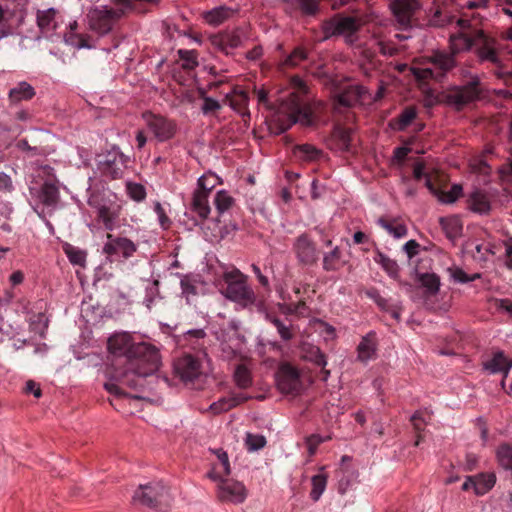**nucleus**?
<instances>
[{
  "mask_svg": "<svg viewBox=\"0 0 512 512\" xmlns=\"http://www.w3.org/2000/svg\"><path fill=\"white\" fill-rule=\"evenodd\" d=\"M112 355L109 374L114 382L105 383V389L117 397L126 396L120 385L138 390L144 387L145 378L160 367L158 349L146 342L134 343L128 333L115 334L108 340Z\"/></svg>",
  "mask_w": 512,
  "mask_h": 512,
  "instance_id": "1",
  "label": "nucleus"
},
{
  "mask_svg": "<svg viewBox=\"0 0 512 512\" xmlns=\"http://www.w3.org/2000/svg\"><path fill=\"white\" fill-rule=\"evenodd\" d=\"M293 81L296 91L290 93L289 97L282 101L270 125V129L276 134L285 132L295 123L309 126L314 122L312 108L306 98L305 83L299 78H295Z\"/></svg>",
  "mask_w": 512,
  "mask_h": 512,
  "instance_id": "2",
  "label": "nucleus"
},
{
  "mask_svg": "<svg viewBox=\"0 0 512 512\" xmlns=\"http://www.w3.org/2000/svg\"><path fill=\"white\" fill-rule=\"evenodd\" d=\"M472 43V52L480 64L491 66L495 76L509 84L512 81V72L507 70L503 63L499 42L496 38L476 27L474 29V39Z\"/></svg>",
  "mask_w": 512,
  "mask_h": 512,
  "instance_id": "3",
  "label": "nucleus"
},
{
  "mask_svg": "<svg viewBox=\"0 0 512 512\" xmlns=\"http://www.w3.org/2000/svg\"><path fill=\"white\" fill-rule=\"evenodd\" d=\"M462 7L467 9V11L463 12L462 17L458 20V25L463 29V31L451 34L449 38L450 52L454 56L465 51H472L474 29H476L480 22L478 20L480 15L475 13L474 10L481 7L485 8L486 1L468 0L462 5Z\"/></svg>",
  "mask_w": 512,
  "mask_h": 512,
  "instance_id": "4",
  "label": "nucleus"
},
{
  "mask_svg": "<svg viewBox=\"0 0 512 512\" xmlns=\"http://www.w3.org/2000/svg\"><path fill=\"white\" fill-rule=\"evenodd\" d=\"M247 279L248 277L236 268L223 274L226 286L221 290L222 294L242 308L251 307L256 302L255 292L248 285Z\"/></svg>",
  "mask_w": 512,
  "mask_h": 512,
  "instance_id": "5",
  "label": "nucleus"
},
{
  "mask_svg": "<svg viewBox=\"0 0 512 512\" xmlns=\"http://www.w3.org/2000/svg\"><path fill=\"white\" fill-rule=\"evenodd\" d=\"M132 499L134 503L161 512L166 511L172 503L170 489L162 481L139 485Z\"/></svg>",
  "mask_w": 512,
  "mask_h": 512,
  "instance_id": "6",
  "label": "nucleus"
},
{
  "mask_svg": "<svg viewBox=\"0 0 512 512\" xmlns=\"http://www.w3.org/2000/svg\"><path fill=\"white\" fill-rule=\"evenodd\" d=\"M456 56L445 50H438L429 57V63L432 67L413 68L412 72L415 79L424 83L427 80L435 79L440 81L450 71L457 66Z\"/></svg>",
  "mask_w": 512,
  "mask_h": 512,
  "instance_id": "7",
  "label": "nucleus"
},
{
  "mask_svg": "<svg viewBox=\"0 0 512 512\" xmlns=\"http://www.w3.org/2000/svg\"><path fill=\"white\" fill-rule=\"evenodd\" d=\"M123 17V9L108 7L94 8L87 14L90 30L104 36L113 30L114 25Z\"/></svg>",
  "mask_w": 512,
  "mask_h": 512,
  "instance_id": "8",
  "label": "nucleus"
},
{
  "mask_svg": "<svg viewBox=\"0 0 512 512\" xmlns=\"http://www.w3.org/2000/svg\"><path fill=\"white\" fill-rule=\"evenodd\" d=\"M96 162L102 175L111 179H118L122 177L127 167L128 157L118 147H112L110 150L98 154Z\"/></svg>",
  "mask_w": 512,
  "mask_h": 512,
  "instance_id": "9",
  "label": "nucleus"
},
{
  "mask_svg": "<svg viewBox=\"0 0 512 512\" xmlns=\"http://www.w3.org/2000/svg\"><path fill=\"white\" fill-rule=\"evenodd\" d=\"M480 96L479 81L473 80L464 86H455L444 94V101L461 110Z\"/></svg>",
  "mask_w": 512,
  "mask_h": 512,
  "instance_id": "10",
  "label": "nucleus"
},
{
  "mask_svg": "<svg viewBox=\"0 0 512 512\" xmlns=\"http://www.w3.org/2000/svg\"><path fill=\"white\" fill-rule=\"evenodd\" d=\"M142 117L148 130L159 142H165L174 137L177 130L174 120L152 112H145Z\"/></svg>",
  "mask_w": 512,
  "mask_h": 512,
  "instance_id": "11",
  "label": "nucleus"
},
{
  "mask_svg": "<svg viewBox=\"0 0 512 512\" xmlns=\"http://www.w3.org/2000/svg\"><path fill=\"white\" fill-rule=\"evenodd\" d=\"M292 250L300 265L313 266L319 259L317 244L306 233L295 238Z\"/></svg>",
  "mask_w": 512,
  "mask_h": 512,
  "instance_id": "12",
  "label": "nucleus"
},
{
  "mask_svg": "<svg viewBox=\"0 0 512 512\" xmlns=\"http://www.w3.org/2000/svg\"><path fill=\"white\" fill-rule=\"evenodd\" d=\"M217 483V498L221 502H228L239 504L245 501L247 497V490L243 483L220 477L216 480Z\"/></svg>",
  "mask_w": 512,
  "mask_h": 512,
  "instance_id": "13",
  "label": "nucleus"
},
{
  "mask_svg": "<svg viewBox=\"0 0 512 512\" xmlns=\"http://www.w3.org/2000/svg\"><path fill=\"white\" fill-rule=\"evenodd\" d=\"M174 368L176 374L186 384H194L195 381L200 380L203 376L200 359L191 354H186L177 359Z\"/></svg>",
  "mask_w": 512,
  "mask_h": 512,
  "instance_id": "14",
  "label": "nucleus"
},
{
  "mask_svg": "<svg viewBox=\"0 0 512 512\" xmlns=\"http://www.w3.org/2000/svg\"><path fill=\"white\" fill-rule=\"evenodd\" d=\"M278 389L285 394H297L301 389L300 373L289 363L282 364L276 374Z\"/></svg>",
  "mask_w": 512,
  "mask_h": 512,
  "instance_id": "15",
  "label": "nucleus"
},
{
  "mask_svg": "<svg viewBox=\"0 0 512 512\" xmlns=\"http://www.w3.org/2000/svg\"><path fill=\"white\" fill-rule=\"evenodd\" d=\"M359 29V23L354 17H339L324 21L322 24L323 39L336 35H352Z\"/></svg>",
  "mask_w": 512,
  "mask_h": 512,
  "instance_id": "16",
  "label": "nucleus"
},
{
  "mask_svg": "<svg viewBox=\"0 0 512 512\" xmlns=\"http://www.w3.org/2000/svg\"><path fill=\"white\" fill-rule=\"evenodd\" d=\"M390 8L400 27L407 29L412 25L419 3L417 0H391Z\"/></svg>",
  "mask_w": 512,
  "mask_h": 512,
  "instance_id": "17",
  "label": "nucleus"
},
{
  "mask_svg": "<svg viewBox=\"0 0 512 512\" xmlns=\"http://www.w3.org/2000/svg\"><path fill=\"white\" fill-rule=\"evenodd\" d=\"M137 251L136 244L126 237L107 234V242L103 247V252L107 256H122L128 259Z\"/></svg>",
  "mask_w": 512,
  "mask_h": 512,
  "instance_id": "18",
  "label": "nucleus"
},
{
  "mask_svg": "<svg viewBox=\"0 0 512 512\" xmlns=\"http://www.w3.org/2000/svg\"><path fill=\"white\" fill-rule=\"evenodd\" d=\"M467 207L474 213L488 215L492 209L490 195L485 190L475 188L467 197Z\"/></svg>",
  "mask_w": 512,
  "mask_h": 512,
  "instance_id": "19",
  "label": "nucleus"
},
{
  "mask_svg": "<svg viewBox=\"0 0 512 512\" xmlns=\"http://www.w3.org/2000/svg\"><path fill=\"white\" fill-rule=\"evenodd\" d=\"M378 340L376 332L370 331L362 337L357 346V359L362 363H367L377 356Z\"/></svg>",
  "mask_w": 512,
  "mask_h": 512,
  "instance_id": "20",
  "label": "nucleus"
},
{
  "mask_svg": "<svg viewBox=\"0 0 512 512\" xmlns=\"http://www.w3.org/2000/svg\"><path fill=\"white\" fill-rule=\"evenodd\" d=\"M352 129L336 125L331 133L328 146L331 150L349 152L351 149Z\"/></svg>",
  "mask_w": 512,
  "mask_h": 512,
  "instance_id": "21",
  "label": "nucleus"
},
{
  "mask_svg": "<svg viewBox=\"0 0 512 512\" xmlns=\"http://www.w3.org/2000/svg\"><path fill=\"white\" fill-rule=\"evenodd\" d=\"M367 90L364 86L351 84L345 87L336 98V103L343 107H352L360 102L366 95Z\"/></svg>",
  "mask_w": 512,
  "mask_h": 512,
  "instance_id": "22",
  "label": "nucleus"
},
{
  "mask_svg": "<svg viewBox=\"0 0 512 512\" xmlns=\"http://www.w3.org/2000/svg\"><path fill=\"white\" fill-rule=\"evenodd\" d=\"M244 31L241 28H235L232 31H223L214 36L213 43L222 51L228 48L235 49L241 46Z\"/></svg>",
  "mask_w": 512,
  "mask_h": 512,
  "instance_id": "23",
  "label": "nucleus"
},
{
  "mask_svg": "<svg viewBox=\"0 0 512 512\" xmlns=\"http://www.w3.org/2000/svg\"><path fill=\"white\" fill-rule=\"evenodd\" d=\"M284 10L293 14L300 12L305 16H315L319 11V3L317 0H283Z\"/></svg>",
  "mask_w": 512,
  "mask_h": 512,
  "instance_id": "24",
  "label": "nucleus"
},
{
  "mask_svg": "<svg viewBox=\"0 0 512 512\" xmlns=\"http://www.w3.org/2000/svg\"><path fill=\"white\" fill-rule=\"evenodd\" d=\"M293 156L304 163H314L320 161L324 157V152L312 144L295 145L292 149Z\"/></svg>",
  "mask_w": 512,
  "mask_h": 512,
  "instance_id": "25",
  "label": "nucleus"
},
{
  "mask_svg": "<svg viewBox=\"0 0 512 512\" xmlns=\"http://www.w3.org/2000/svg\"><path fill=\"white\" fill-rule=\"evenodd\" d=\"M59 11L55 8L37 10V26L42 33H47L57 29V15Z\"/></svg>",
  "mask_w": 512,
  "mask_h": 512,
  "instance_id": "26",
  "label": "nucleus"
},
{
  "mask_svg": "<svg viewBox=\"0 0 512 512\" xmlns=\"http://www.w3.org/2000/svg\"><path fill=\"white\" fill-rule=\"evenodd\" d=\"M35 94V89L29 83L22 81L10 89L8 99L11 104H18L21 101L31 100Z\"/></svg>",
  "mask_w": 512,
  "mask_h": 512,
  "instance_id": "27",
  "label": "nucleus"
},
{
  "mask_svg": "<svg viewBox=\"0 0 512 512\" xmlns=\"http://www.w3.org/2000/svg\"><path fill=\"white\" fill-rule=\"evenodd\" d=\"M511 367L512 360L507 359L501 351L494 353L493 357L484 363V368L491 373L503 372L507 375Z\"/></svg>",
  "mask_w": 512,
  "mask_h": 512,
  "instance_id": "28",
  "label": "nucleus"
},
{
  "mask_svg": "<svg viewBox=\"0 0 512 512\" xmlns=\"http://www.w3.org/2000/svg\"><path fill=\"white\" fill-rule=\"evenodd\" d=\"M232 9L227 6H220L211 9L203 14L205 21L213 26H218L227 20L231 14Z\"/></svg>",
  "mask_w": 512,
  "mask_h": 512,
  "instance_id": "29",
  "label": "nucleus"
},
{
  "mask_svg": "<svg viewBox=\"0 0 512 512\" xmlns=\"http://www.w3.org/2000/svg\"><path fill=\"white\" fill-rule=\"evenodd\" d=\"M208 196L205 192L196 190L193 194L192 208L201 219H206L210 214V206L208 203Z\"/></svg>",
  "mask_w": 512,
  "mask_h": 512,
  "instance_id": "30",
  "label": "nucleus"
},
{
  "mask_svg": "<svg viewBox=\"0 0 512 512\" xmlns=\"http://www.w3.org/2000/svg\"><path fill=\"white\" fill-rule=\"evenodd\" d=\"M417 116V110L414 106H407L392 120V127L398 131L405 130Z\"/></svg>",
  "mask_w": 512,
  "mask_h": 512,
  "instance_id": "31",
  "label": "nucleus"
},
{
  "mask_svg": "<svg viewBox=\"0 0 512 512\" xmlns=\"http://www.w3.org/2000/svg\"><path fill=\"white\" fill-rule=\"evenodd\" d=\"M378 224L395 238H402L407 234L406 226L397 219L380 218Z\"/></svg>",
  "mask_w": 512,
  "mask_h": 512,
  "instance_id": "32",
  "label": "nucleus"
},
{
  "mask_svg": "<svg viewBox=\"0 0 512 512\" xmlns=\"http://www.w3.org/2000/svg\"><path fill=\"white\" fill-rule=\"evenodd\" d=\"M77 28V21H73L69 24V32L65 36L66 41L77 48H91L89 37L84 34L76 33Z\"/></svg>",
  "mask_w": 512,
  "mask_h": 512,
  "instance_id": "33",
  "label": "nucleus"
},
{
  "mask_svg": "<svg viewBox=\"0 0 512 512\" xmlns=\"http://www.w3.org/2000/svg\"><path fill=\"white\" fill-rule=\"evenodd\" d=\"M342 251L338 246H335L330 252L323 255L322 266L327 272L338 270L342 263Z\"/></svg>",
  "mask_w": 512,
  "mask_h": 512,
  "instance_id": "34",
  "label": "nucleus"
},
{
  "mask_svg": "<svg viewBox=\"0 0 512 512\" xmlns=\"http://www.w3.org/2000/svg\"><path fill=\"white\" fill-rule=\"evenodd\" d=\"M419 281L425 288L426 296H435L440 289V278L435 273H423L419 275Z\"/></svg>",
  "mask_w": 512,
  "mask_h": 512,
  "instance_id": "35",
  "label": "nucleus"
},
{
  "mask_svg": "<svg viewBox=\"0 0 512 512\" xmlns=\"http://www.w3.org/2000/svg\"><path fill=\"white\" fill-rule=\"evenodd\" d=\"M475 494L484 495L495 485L496 477L493 473H481L474 476Z\"/></svg>",
  "mask_w": 512,
  "mask_h": 512,
  "instance_id": "36",
  "label": "nucleus"
},
{
  "mask_svg": "<svg viewBox=\"0 0 512 512\" xmlns=\"http://www.w3.org/2000/svg\"><path fill=\"white\" fill-rule=\"evenodd\" d=\"M303 357L306 360H309L316 364L319 367L325 368L327 361L326 356L322 351L316 347V346H309L304 349V355ZM323 373H325V376H328L330 374L329 370L323 369Z\"/></svg>",
  "mask_w": 512,
  "mask_h": 512,
  "instance_id": "37",
  "label": "nucleus"
},
{
  "mask_svg": "<svg viewBox=\"0 0 512 512\" xmlns=\"http://www.w3.org/2000/svg\"><path fill=\"white\" fill-rule=\"evenodd\" d=\"M63 250L73 265L85 267L87 253L84 250L69 243L63 245Z\"/></svg>",
  "mask_w": 512,
  "mask_h": 512,
  "instance_id": "38",
  "label": "nucleus"
},
{
  "mask_svg": "<svg viewBox=\"0 0 512 512\" xmlns=\"http://www.w3.org/2000/svg\"><path fill=\"white\" fill-rule=\"evenodd\" d=\"M374 261L381 265V267L387 272V274L392 278H397L399 274V266L397 262L393 259H390L388 256L383 254L380 251H377L374 256Z\"/></svg>",
  "mask_w": 512,
  "mask_h": 512,
  "instance_id": "39",
  "label": "nucleus"
},
{
  "mask_svg": "<svg viewBox=\"0 0 512 512\" xmlns=\"http://www.w3.org/2000/svg\"><path fill=\"white\" fill-rule=\"evenodd\" d=\"M217 456L219 463L214 467V470L209 473V477L212 480H218V478L230 474V464L227 453L221 451L217 454Z\"/></svg>",
  "mask_w": 512,
  "mask_h": 512,
  "instance_id": "40",
  "label": "nucleus"
},
{
  "mask_svg": "<svg viewBox=\"0 0 512 512\" xmlns=\"http://www.w3.org/2000/svg\"><path fill=\"white\" fill-rule=\"evenodd\" d=\"M234 382L241 389H246L252 385V376L249 369L244 364H238L234 370Z\"/></svg>",
  "mask_w": 512,
  "mask_h": 512,
  "instance_id": "41",
  "label": "nucleus"
},
{
  "mask_svg": "<svg viewBox=\"0 0 512 512\" xmlns=\"http://www.w3.org/2000/svg\"><path fill=\"white\" fill-rule=\"evenodd\" d=\"M413 176L416 180L425 178V186L431 191L435 192L436 189L432 182V174L427 169L426 164L423 161H417L413 167Z\"/></svg>",
  "mask_w": 512,
  "mask_h": 512,
  "instance_id": "42",
  "label": "nucleus"
},
{
  "mask_svg": "<svg viewBox=\"0 0 512 512\" xmlns=\"http://www.w3.org/2000/svg\"><path fill=\"white\" fill-rule=\"evenodd\" d=\"M40 199L46 206H53L58 202L59 191L53 183H44L41 188Z\"/></svg>",
  "mask_w": 512,
  "mask_h": 512,
  "instance_id": "43",
  "label": "nucleus"
},
{
  "mask_svg": "<svg viewBox=\"0 0 512 512\" xmlns=\"http://www.w3.org/2000/svg\"><path fill=\"white\" fill-rule=\"evenodd\" d=\"M308 57L307 51L303 47H296L294 50L283 60L281 63V67L285 68H294L298 66L301 62L306 60Z\"/></svg>",
  "mask_w": 512,
  "mask_h": 512,
  "instance_id": "44",
  "label": "nucleus"
},
{
  "mask_svg": "<svg viewBox=\"0 0 512 512\" xmlns=\"http://www.w3.org/2000/svg\"><path fill=\"white\" fill-rule=\"evenodd\" d=\"M327 478V475L324 473L316 474L311 478L312 489L310 497L313 501H318L324 493L327 486Z\"/></svg>",
  "mask_w": 512,
  "mask_h": 512,
  "instance_id": "45",
  "label": "nucleus"
},
{
  "mask_svg": "<svg viewBox=\"0 0 512 512\" xmlns=\"http://www.w3.org/2000/svg\"><path fill=\"white\" fill-rule=\"evenodd\" d=\"M97 217L103 223L106 229L112 230L114 227V221L117 217V213L110 207L103 205L98 208Z\"/></svg>",
  "mask_w": 512,
  "mask_h": 512,
  "instance_id": "46",
  "label": "nucleus"
},
{
  "mask_svg": "<svg viewBox=\"0 0 512 512\" xmlns=\"http://www.w3.org/2000/svg\"><path fill=\"white\" fill-rule=\"evenodd\" d=\"M233 203L234 199L225 190H221L216 193L214 204L220 214L229 210Z\"/></svg>",
  "mask_w": 512,
  "mask_h": 512,
  "instance_id": "47",
  "label": "nucleus"
},
{
  "mask_svg": "<svg viewBox=\"0 0 512 512\" xmlns=\"http://www.w3.org/2000/svg\"><path fill=\"white\" fill-rule=\"evenodd\" d=\"M218 177L213 173H208L202 175L198 179V188L197 190L200 192H205L206 194H209L212 189L216 186Z\"/></svg>",
  "mask_w": 512,
  "mask_h": 512,
  "instance_id": "48",
  "label": "nucleus"
},
{
  "mask_svg": "<svg viewBox=\"0 0 512 512\" xmlns=\"http://www.w3.org/2000/svg\"><path fill=\"white\" fill-rule=\"evenodd\" d=\"M410 421L413 425V428L415 430V432L417 433V438H416V441L414 443L415 446H419L421 441H422V435H421V431L424 430V426L426 424V421L423 417V413L421 411H417L415 412L411 418H410Z\"/></svg>",
  "mask_w": 512,
  "mask_h": 512,
  "instance_id": "49",
  "label": "nucleus"
},
{
  "mask_svg": "<svg viewBox=\"0 0 512 512\" xmlns=\"http://www.w3.org/2000/svg\"><path fill=\"white\" fill-rule=\"evenodd\" d=\"M226 98L229 99L230 106L239 113H243L247 108L248 97L244 91L232 98L227 95Z\"/></svg>",
  "mask_w": 512,
  "mask_h": 512,
  "instance_id": "50",
  "label": "nucleus"
},
{
  "mask_svg": "<svg viewBox=\"0 0 512 512\" xmlns=\"http://www.w3.org/2000/svg\"><path fill=\"white\" fill-rule=\"evenodd\" d=\"M266 444V439L262 435L248 433L246 436V445L249 451H257L263 448Z\"/></svg>",
  "mask_w": 512,
  "mask_h": 512,
  "instance_id": "51",
  "label": "nucleus"
},
{
  "mask_svg": "<svg viewBox=\"0 0 512 512\" xmlns=\"http://www.w3.org/2000/svg\"><path fill=\"white\" fill-rule=\"evenodd\" d=\"M233 409V402H230L229 397L220 398L218 401L213 402L209 410L214 414H220Z\"/></svg>",
  "mask_w": 512,
  "mask_h": 512,
  "instance_id": "52",
  "label": "nucleus"
},
{
  "mask_svg": "<svg viewBox=\"0 0 512 512\" xmlns=\"http://www.w3.org/2000/svg\"><path fill=\"white\" fill-rule=\"evenodd\" d=\"M180 58L183 61V68L186 70L194 69L198 66L197 55L194 51H179Z\"/></svg>",
  "mask_w": 512,
  "mask_h": 512,
  "instance_id": "53",
  "label": "nucleus"
},
{
  "mask_svg": "<svg viewBox=\"0 0 512 512\" xmlns=\"http://www.w3.org/2000/svg\"><path fill=\"white\" fill-rule=\"evenodd\" d=\"M451 276L454 279V281L459 283H468L471 281H474L476 279H479L481 275L479 273H475L473 275H468L466 272H464L460 268H455L451 271Z\"/></svg>",
  "mask_w": 512,
  "mask_h": 512,
  "instance_id": "54",
  "label": "nucleus"
},
{
  "mask_svg": "<svg viewBox=\"0 0 512 512\" xmlns=\"http://www.w3.org/2000/svg\"><path fill=\"white\" fill-rule=\"evenodd\" d=\"M127 190L130 197L135 201H142L146 197V191L143 185L138 183H128Z\"/></svg>",
  "mask_w": 512,
  "mask_h": 512,
  "instance_id": "55",
  "label": "nucleus"
},
{
  "mask_svg": "<svg viewBox=\"0 0 512 512\" xmlns=\"http://www.w3.org/2000/svg\"><path fill=\"white\" fill-rule=\"evenodd\" d=\"M220 109L221 104L217 100L211 97L203 96V105L201 107V110L204 115L214 114Z\"/></svg>",
  "mask_w": 512,
  "mask_h": 512,
  "instance_id": "56",
  "label": "nucleus"
},
{
  "mask_svg": "<svg viewBox=\"0 0 512 512\" xmlns=\"http://www.w3.org/2000/svg\"><path fill=\"white\" fill-rule=\"evenodd\" d=\"M462 193V187L460 185H453L448 192L442 193L440 199L444 203H453L455 202Z\"/></svg>",
  "mask_w": 512,
  "mask_h": 512,
  "instance_id": "57",
  "label": "nucleus"
},
{
  "mask_svg": "<svg viewBox=\"0 0 512 512\" xmlns=\"http://www.w3.org/2000/svg\"><path fill=\"white\" fill-rule=\"evenodd\" d=\"M275 328L277 329L281 339L284 341H289L294 337V333L292 332V326L286 325L282 320L280 322H277Z\"/></svg>",
  "mask_w": 512,
  "mask_h": 512,
  "instance_id": "58",
  "label": "nucleus"
},
{
  "mask_svg": "<svg viewBox=\"0 0 512 512\" xmlns=\"http://www.w3.org/2000/svg\"><path fill=\"white\" fill-rule=\"evenodd\" d=\"M325 439L317 434H312L306 439V444L310 455L315 454L318 446L324 442Z\"/></svg>",
  "mask_w": 512,
  "mask_h": 512,
  "instance_id": "59",
  "label": "nucleus"
},
{
  "mask_svg": "<svg viewBox=\"0 0 512 512\" xmlns=\"http://www.w3.org/2000/svg\"><path fill=\"white\" fill-rule=\"evenodd\" d=\"M180 286L182 289V294L186 296L187 301H189L190 295L197 294V287L194 284H192L187 277L181 279Z\"/></svg>",
  "mask_w": 512,
  "mask_h": 512,
  "instance_id": "60",
  "label": "nucleus"
},
{
  "mask_svg": "<svg viewBox=\"0 0 512 512\" xmlns=\"http://www.w3.org/2000/svg\"><path fill=\"white\" fill-rule=\"evenodd\" d=\"M154 210L158 216V220H159L161 227L164 229H167L170 226L171 221L168 218V216L166 215L165 210L162 207V205L157 202Z\"/></svg>",
  "mask_w": 512,
  "mask_h": 512,
  "instance_id": "61",
  "label": "nucleus"
},
{
  "mask_svg": "<svg viewBox=\"0 0 512 512\" xmlns=\"http://www.w3.org/2000/svg\"><path fill=\"white\" fill-rule=\"evenodd\" d=\"M288 312L292 314L305 315L307 311L306 302L304 300H299L296 303H290L288 306Z\"/></svg>",
  "mask_w": 512,
  "mask_h": 512,
  "instance_id": "62",
  "label": "nucleus"
},
{
  "mask_svg": "<svg viewBox=\"0 0 512 512\" xmlns=\"http://www.w3.org/2000/svg\"><path fill=\"white\" fill-rule=\"evenodd\" d=\"M420 244L416 240H409L403 246V250L406 252L409 259H412L419 252Z\"/></svg>",
  "mask_w": 512,
  "mask_h": 512,
  "instance_id": "63",
  "label": "nucleus"
},
{
  "mask_svg": "<svg viewBox=\"0 0 512 512\" xmlns=\"http://www.w3.org/2000/svg\"><path fill=\"white\" fill-rule=\"evenodd\" d=\"M25 392L33 393L36 398H39L42 395L40 387L33 380L27 381L25 386Z\"/></svg>",
  "mask_w": 512,
  "mask_h": 512,
  "instance_id": "64",
  "label": "nucleus"
}]
</instances>
